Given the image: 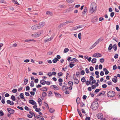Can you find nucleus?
<instances>
[{"label": "nucleus", "instance_id": "1", "mask_svg": "<svg viewBox=\"0 0 120 120\" xmlns=\"http://www.w3.org/2000/svg\"><path fill=\"white\" fill-rule=\"evenodd\" d=\"M96 6L94 3H93L91 4L90 10V13H92L96 10Z\"/></svg>", "mask_w": 120, "mask_h": 120}, {"label": "nucleus", "instance_id": "2", "mask_svg": "<svg viewBox=\"0 0 120 120\" xmlns=\"http://www.w3.org/2000/svg\"><path fill=\"white\" fill-rule=\"evenodd\" d=\"M98 107V104L97 102H94L91 104L90 108L94 110L97 109Z\"/></svg>", "mask_w": 120, "mask_h": 120}, {"label": "nucleus", "instance_id": "3", "mask_svg": "<svg viewBox=\"0 0 120 120\" xmlns=\"http://www.w3.org/2000/svg\"><path fill=\"white\" fill-rule=\"evenodd\" d=\"M115 95V92L112 90L109 91L107 94V96L109 97H112L114 96Z\"/></svg>", "mask_w": 120, "mask_h": 120}, {"label": "nucleus", "instance_id": "4", "mask_svg": "<svg viewBox=\"0 0 120 120\" xmlns=\"http://www.w3.org/2000/svg\"><path fill=\"white\" fill-rule=\"evenodd\" d=\"M42 33V32H39L38 33L35 32L32 35V37L34 38H37L40 36Z\"/></svg>", "mask_w": 120, "mask_h": 120}, {"label": "nucleus", "instance_id": "5", "mask_svg": "<svg viewBox=\"0 0 120 120\" xmlns=\"http://www.w3.org/2000/svg\"><path fill=\"white\" fill-rule=\"evenodd\" d=\"M102 55L101 54L98 53H95L92 56L94 57H99L101 56Z\"/></svg>", "mask_w": 120, "mask_h": 120}, {"label": "nucleus", "instance_id": "6", "mask_svg": "<svg viewBox=\"0 0 120 120\" xmlns=\"http://www.w3.org/2000/svg\"><path fill=\"white\" fill-rule=\"evenodd\" d=\"M7 110L8 112L10 114H13L14 112L15 111L14 110L10 108H8L7 109Z\"/></svg>", "mask_w": 120, "mask_h": 120}, {"label": "nucleus", "instance_id": "7", "mask_svg": "<svg viewBox=\"0 0 120 120\" xmlns=\"http://www.w3.org/2000/svg\"><path fill=\"white\" fill-rule=\"evenodd\" d=\"M55 34L53 36H52L50 38L46 39L44 41L46 43L47 42L49 41L52 40Z\"/></svg>", "mask_w": 120, "mask_h": 120}, {"label": "nucleus", "instance_id": "8", "mask_svg": "<svg viewBox=\"0 0 120 120\" xmlns=\"http://www.w3.org/2000/svg\"><path fill=\"white\" fill-rule=\"evenodd\" d=\"M103 40V38L102 37H101L98 39L97 41L95 42V44L96 45L98 44L101 41Z\"/></svg>", "mask_w": 120, "mask_h": 120}, {"label": "nucleus", "instance_id": "9", "mask_svg": "<svg viewBox=\"0 0 120 120\" xmlns=\"http://www.w3.org/2000/svg\"><path fill=\"white\" fill-rule=\"evenodd\" d=\"M51 88H53L54 90H58L59 89V88L56 85H52L50 86Z\"/></svg>", "mask_w": 120, "mask_h": 120}, {"label": "nucleus", "instance_id": "10", "mask_svg": "<svg viewBox=\"0 0 120 120\" xmlns=\"http://www.w3.org/2000/svg\"><path fill=\"white\" fill-rule=\"evenodd\" d=\"M29 102L32 105H35L37 104V103L35 101L33 100H29Z\"/></svg>", "mask_w": 120, "mask_h": 120}, {"label": "nucleus", "instance_id": "11", "mask_svg": "<svg viewBox=\"0 0 120 120\" xmlns=\"http://www.w3.org/2000/svg\"><path fill=\"white\" fill-rule=\"evenodd\" d=\"M31 29L32 30H36L39 29L38 25H35L31 27Z\"/></svg>", "mask_w": 120, "mask_h": 120}, {"label": "nucleus", "instance_id": "12", "mask_svg": "<svg viewBox=\"0 0 120 120\" xmlns=\"http://www.w3.org/2000/svg\"><path fill=\"white\" fill-rule=\"evenodd\" d=\"M45 22H42L40 23L38 25L39 29L45 25Z\"/></svg>", "mask_w": 120, "mask_h": 120}, {"label": "nucleus", "instance_id": "13", "mask_svg": "<svg viewBox=\"0 0 120 120\" xmlns=\"http://www.w3.org/2000/svg\"><path fill=\"white\" fill-rule=\"evenodd\" d=\"M54 93L55 95V96L57 98H60L61 97V95L60 94L58 93L54 92Z\"/></svg>", "mask_w": 120, "mask_h": 120}, {"label": "nucleus", "instance_id": "14", "mask_svg": "<svg viewBox=\"0 0 120 120\" xmlns=\"http://www.w3.org/2000/svg\"><path fill=\"white\" fill-rule=\"evenodd\" d=\"M7 103L8 104H10L11 105H14V103L13 101H11L9 100H8L7 101Z\"/></svg>", "mask_w": 120, "mask_h": 120}, {"label": "nucleus", "instance_id": "15", "mask_svg": "<svg viewBox=\"0 0 120 120\" xmlns=\"http://www.w3.org/2000/svg\"><path fill=\"white\" fill-rule=\"evenodd\" d=\"M112 81L114 83H116L117 82V77L115 76L114 78L112 79Z\"/></svg>", "mask_w": 120, "mask_h": 120}, {"label": "nucleus", "instance_id": "16", "mask_svg": "<svg viewBox=\"0 0 120 120\" xmlns=\"http://www.w3.org/2000/svg\"><path fill=\"white\" fill-rule=\"evenodd\" d=\"M46 14L49 16H52L53 15V14L51 12L47 11L46 12Z\"/></svg>", "mask_w": 120, "mask_h": 120}, {"label": "nucleus", "instance_id": "17", "mask_svg": "<svg viewBox=\"0 0 120 120\" xmlns=\"http://www.w3.org/2000/svg\"><path fill=\"white\" fill-rule=\"evenodd\" d=\"M46 81L44 79H42L41 80L40 83L42 85H44L45 84Z\"/></svg>", "mask_w": 120, "mask_h": 120}, {"label": "nucleus", "instance_id": "18", "mask_svg": "<svg viewBox=\"0 0 120 120\" xmlns=\"http://www.w3.org/2000/svg\"><path fill=\"white\" fill-rule=\"evenodd\" d=\"M69 88L67 86H65V85H64L62 86V90L63 91L65 90H67Z\"/></svg>", "mask_w": 120, "mask_h": 120}, {"label": "nucleus", "instance_id": "19", "mask_svg": "<svg viewBox=\"0 0 120 120\" xmlns=\"http://www.w3.org/2000/svg\"><path fill=\"white\" fill-rule=\"evenodd\" d=\"M71 61H72V63L78 62V60L76 59L75 58H73L72 59Z\"/></svg>", "mask_w": 120, "mask_h": 120}, {"label": "nucleus", "instance_id": "20", "mask_svg": "<svg viewBox=\"0 0 120 120\" xmlns=\"http://www.w3.org/2000/svg\"><path fill=\"white\" fill-rule=\"evenodd\" d=\"M19 96L21 99H24V94L23 93H21L19 95Z\"/></svg>", "mask_w": 120, "mask_h": 120}, {"label": "nucleus", "instance_id": "21", "mask_svg": "<svg viewBox=\"0 0 120 120\" xmlns=\"http://www.w3.org/2000/svg\"><path fill=\"white\" fill-rule=\"evenodd\" d=\"M73 20H67L65 22L66 24H69L70 23H72L73 22Z\"/></svg>", "mask_w": 120, "mask_h": 120}, {"label": "nucleus", "instance_id": "22", "mask_svg": "<svg viewBox=\"0 0 120 120\" xmlns=\"http://www.w3.org/2000/svg\"><path fill=\"white\" fill-rule=\"evenodd\" d=\"M97 117L99 119H101L103 117V116L102 114H98Z\"/></svg>", "mask_w": 120, "mask_h": 120}, {"label": "nucleus", "instance_id": "23", "mask_svg": "<svg viewBox=\"0 0 120 120\" xmlns=\"http://www.w3.org/2000/svg\"><path fill=\"white\" fill-rule=\"evenodd\" d=\"M112 48V44H110L109 45L108 49L109 50H111Z\"/></svg>", "mask_w": 120, "mask_h": 120}, {"label": "nucleus", "instance_id": "24", "mask_svg": "<svg viewBox=\"0 0 120 120\" xmlns=\"http://www.w3.org/2000/svg\"><path fill=\"white\" fill-rule=\"evenodd\" d=\"M59 60L57 59V58L55 57L52 60V61L53 63H56L57 61H59Z\"/></svg>", "mask_w": 120, "mask_h": 120}, {"label": "nucleus", "instance_id": "25", "mask_svg": "<svg viewBox=\"0 0 120 120\" xmlns=\"http://www.w3.org/2000/svg\"><path fill=\"white\" fill-rule=\"evenodd\" d=\"M74 82L75 83L77 84L79 83V80L76 79H75L74 80Z\"/></svg>", "mask_w": 120, "mask_h": 120}, {"label": "nucleus", "instance_id": "26", "mask_svg": "<svg viewBox=\"0 0 120 120\" xmlns=\"http://www.w3.org/2000/svg\"><path fill=\"white\" fill-rule=\"evenodd\" d=\"M97 59L96 58H94L92 59L91 62L92 63H94L96 62Z\"/></svg>", "mask_w": 120, "mask_h": 120}, {"label": "nucleus", "instance_id": "27", "mask_svg": "<svg viewBox=\"0 0 120 120\" xmlns=\"http://www.w3.org/2000/svg\"><path fill=\"white\" fill-rule=\"evenodd\" d=\"M87 11V8L86 7H85L82 12V14H84Z\"/></svg>", "mask_w": 120, "mask_h": 120}, {"label": "nucleus", "instance_id": "28", "mask_svg": "<svg viewBox=\"0 0 120 120\" xmlns=\"http://www.w3.org/2000/svg\"><path fill=\"white\" fill-rule=\"evenodd\" d=\"M55 110L53 108H51L50 109L49 111L50 113H53L54 112Z\"/></svg>", "mask_w": 120, "mask_h": 120}, {"label": "nucleus", "instance_id": "29", "mask_svg": "<svg viewBox=\"0 0 120 120\" xmlns=\"http://www.w3.org/2000/svg\"><path fill=\"white\" fill-rule=\"evenodd\" d=\"M42 90L44 91H47V88L46 87H44L42 88Z\"/></svg>", "mask_w": 120, "mask_h": 120}, {"label": "nucleus", "instance_id": "30", "mask_svg": "<svg viewBox=\"0 0 120 120\" xmlns=\"http://www.w3.org/2000/svg\"><path fill=\"white\" fill-rule=\"evenodd\" d=\"M94 19V20H92V22H94L97 21V19H98V18L96 16L94 17V18L93 19Z\"/></svg>", "mask_w": 120, "mask_h": 120}, {"label": "nucleus", "instance_id": "31", "mask_svg": "<svg viewBox=\"0 0 120 120\" xmlns=\"http://www.w3.org/2000/svg\"><path fill=\"white\" fill-rule=\"evenodd\" d=\"M113 49L115 51H116L117 49V46L116 44H114L113 46Z\"/></svg>", "mask_w": 120, "mask_h": 120}, {"label": "nucleus", "instance_id": "32", "mask_svg": "<svg viewBox=\"0 0 120 120\" xmlns=\"http://www.w3.org/2000/svg\"><path fill=\"white\" fill-rule=\"evenodd\" d=\"M96 45L94 43L93 45L91 46L90 48V49H91L94 47Z\"/></svg>", "mask_w": 120, "mask_h": 120}, {"label": "nucleus", "instance_id": "33", "mask_svg": "<svg viewBox=\"0 0 120 120\" xmlns=\"http://www.w3.org/2000/svg\"><path fill=\"white\" fill-rule=\"evenodd\" d=\"M28 79H24V84L26 85L28 82Z\"/></svg>", "mask_w": 120, "mask_h": 120}, {"label": "nucleus", "instance_id": "34", "mask_svg": "<svg viewBox=\"0 0 120 120\" xmlns=\"http://www.w3.org/2000/svg\"><path fill=\"white\" fill-rule=\"evenodd\" d=\"M80 98H79L78 97L76 99V102L77 104H79L80 103Z\"/></svg>", "mask_w": 120, "mask_h": 120}, {"label": "nucleus", "instance_id": "35", "mask_svg": "<svg viewBox=\"0 0 120 120\" xmlns=\"http://www.w3.org/2000/svg\"><path fill=\"white\" fill-rule=\"evenodd\" d=\"M69 51V49L68 48H66L64 49L63 52L64 53H66L68 52Z\"/></svg>", "mask_w": 120, "mask_h": 120}, {"label": "nucleus", "instance_id": "36", "mask_svg": "<svg viewBox=\"0 0 120 120\" xmlns=\"http://www.w3.org/2000/svg\"><path fill=\"white\" fill-rule=\"evenodd\" d=\"M42 95L43 97H45L47 95L46 93L45 92H43L42 93Z\"/></svg>", "mask_w": 120, "mask_h": 120}, {"label": "nucleus", "instance_id": "37", "mask_svg": "<svg viewBox=\"0 0 120 120\" xmlns=\"http://www.w3.org/2000/svg\"><path fill=\"white\" fill-rule=\"evenodd\" d=\"M11 99H12L13 101H15V98L14 95H12L11 96Z\"/></svg>", "mask_w": 120, "mask_h": 120}, {"label": "nucleus", "instance_id": "38", "mask_svg": "<svg viewBox=\"0 0 120 120\" xmlns=\"http://www.w3.org/2000/svg\"><path fill=\"white\" fill-rule=\"evenodd\" d=\"M102 92L103 93H102V92H101V93H99V94H98V96H101V95H102L104 94L105 93V92L104 91H102Z\"/></svg>", "mask_w": 120, "mask_h": 120}, {"label": "nucleus", "instance_id": "39", "mask_svg": "<svg viewBox=\"0 0 120 120\" xmlns=\"http://www.w3.org/2000/svg\"><path fill=\"white\" fill-rule=\"evenodd\" d=\"M34 83L33 81H32L31 82L30 85V86L31 87H33L34 86Z\"/></svg>", "mask_w": 120, "mask_h": 120}, {"label": "nucleus", "instance_id": "40", "mask_svg": "<svg viewBox=\"0 0 120 120\" xmlns=\"http://www.w3.org/2000/svg\"><path fill=\"white\" fill-rule=\"evenodd\" d=\"M91 82L89 80H87L86 81V84L87 85H89L90 83Z\"/></svg>", "mask_w": 120, "mask_h": 120}, {"label": "nucleus", "instance_id": "41", "mask_svg": "<svg viewBox=\"0 0 120 120\" xmlns=\"http://www.w3.org/2000/svg\"><path fill=\"white\" fill-rule=\"evenodd\" d=\"M44 105L48 109H49V107L47 104L45 102H44Z\"/></svg>", "mask_w": 120, "mask_h": 120}, {"label": "nucleus", "instance_id": "42", "mask_svg": "<svg viewBox=\"0 0 120 120\" xmlns=\"http://www.w3.org/2000/svg\"><path fill=\"white\" fill-rule=\"evenodd\" d=\"M34 117L36 118H41V116H40L38 115H35V116H34Z\"/></svg>", "mask_w": 120, "mask_h": 120}, {"label": "nucleus", "instance_id": "43", "mask_svg": "<svg viewBox=\"0 0 120 120\" xmlns=\"http://www.w3.org/2000/svg\"><path fill=\"white\" fill-rule=\"evenodd\" d=\"M81 81L83 82H85L86 81V79H85V77H83L81 79Z\"/></svg>", "mask_w": 120, "mask_h": 120}, {"label": "nucleus", "instance_id": "44", "mask_svg": "<svg viewBox=\"0 0 120 120\" xmlns=\"http://www.w3.org/2000/svg\"><path fill=\"white\" fill-rule=\"evenodd\" d=\"M75 65L74 64L70 63V64L69 66L70 68H72Z\"/></svg>", "mask_w": 120, "mask_h": 120}, {"label": "nucleus", "instance_id": "45", "mask_svg": "<svg viewBox=\"0 0 120 120\" xmlns=\"http://www.w3.org/2000/svg\"><path fill=\"white\" fill-rule=\"evenodd\" d=\"M63 74L62 72H59L58 74V75L59 76H61L63 75Z\"/></svg>", "mask_w": 120, "mask_h": 120}, {"label": "nucleus", "instance_id": "46", "mask_svg": "<svg viewBox=\"0 0 120 120\" xmlns=\"http://www.w3.org/2000/svg\"><path fill=\"white\" fill-rule=\"evenodd\" d=\"M107 87V85L106 84H103L102 86V87L103 88H106Z\"/></svg>", "mask_w": 120, "mask_h": 120}, {"label": "nucleus", "instance_id": "47", "mask_svg": "<svg viewBox=\"0 0 120 120\" xmlns=\"http://www.w3.org/2000/svg\"><path fill=\"white\" fill-rule=\"evenodd\" d=\"M68 84H69L70 85V86H72L73 84V83L72 81H69L68 82Z\"/></svg>", "mask_w": 120, "mask_h": 120}, {"label": "nucleus", "instance_id": "48", "mask_svg": "<svg viewBox=\"0 0 120 120\" xmlns=\"http://www.w3.org/2000/svg\"><path fill=\"white\" fill-rule=\"evenodd\" d=\"M40 110L41 109L40 108H36L35 109V111L37 112H38L40 111Z\"/></svg>", "mask_w": 120, "mask_h": 120}, {"label": "nucleus", "instance_id": "49", "mask_svg": "<svg viewBox=\"0 0 120 120\" xmlns=\"http://www.w3.org/2000/svg\"><path fill=\"white\" fill-rule=\"evenodd\" d=\"M17 89H14L13 90H12V92H13V93H16L17 92Z\"/></svg>", "mask_w": 120, "mask_h": 120}, {"label": "nucleus", "instance_id": "50", "mask_svg": "<svg viewBox=\"0 0 120 120\" xmlns=\"http://www.w3.org/2000/svg\"><path fill=\"white\" fill-rule=\"evenodd\" d=\"M52 94V93L51 91H49V92L48 94V96H49V97H50L51 96V94Z\"/></svg>", "mask_w": 120, "mask_h": 120}, {"label": "nucleus", "instance_id": "51", "mask_svg": "<svg viewBox=\"0 0 120 120\" xmlns=\"http://www.w3.org/2000/svg\"><path fill=\"white\" fill-rule=\"evenodd\" d=\"M104 61V59L103 58H101L100 60V62L101 63H103Z\"/></svg>", "mask_w": 120, "mask_h": 120}, {"label": "nucleus", "instance_id": "52", "mask_svg": "<svg viewBox=\"0 0 120 120\" xmlns=\"http://www.w3.org/2000/svg\"><path fill=\"white\" fill-rule=\"evenodd\" d=\"M4 115V113L3 111L2 110H0V115L2 116Z\"/></svg>", "mask_w": 120, "mask_h": 120}, {"label": "nucleus", "instance_id": "53", "mask_svg": "<svg viewBox=\"0 0 120 120\" xmlns=\"http://www.w3.org/2000/svg\"><path fill=\"white\" fill-rule=\"evenodd\" d=\"M81 74V75H83L85 74V71L84 70H82L80 72Z\"/></svg>", "mask_w": 120, "mask_h": 120}, {"label": "nucleus", "instance_id": "54", "mask_svg": "<svg viewBox=\"0 0 120 120\" xmlns=\"http://www.w3.org/2000/svg\"><path fill=\"white\" fill-rule=\"evenodd\" d=\"M85 71H86V73H87L88 74L90 72H89V70L88 68H86L85 69Z\"/></svg>", "mask_w": 120, "mask_h": 120}, {"label": "nucleus", "instance_id": "55", "mask_svg": "<svg viewBox=\"0 0 120 120\" xmlns=\"http://www.w3.org/2000/svg\"><path fill=\"white\" fill-rule=\"evenodd\" d=\"M29 113L31 114V115H32V116H35V114L33 112H32L31 111H30L29 112Z\"/></svg>", "mask_w": 120, "mask_h": 120}, {"label": "nucleus", "instance_id": "56", "mask_svg": "<svg viewBox=\"0 0 120 120\" xmlns=\"http://www.w3.org/2000/svg\"><path fill=\"white\" fill-rule=\"evenodd\" d=\"M17 108H18V109H19L20 110H23V108H22L21 107L19 106H17Z\"/></svg>", "mask_w": 120, "mask_h": 120}, {"label": "nucleus", "instance_id": "57", "mask_svg": "<svg viewBox=\"0 0 120 120\" xmlns=\"http://www.w3.org/2000/svg\"><path fill=\"white\" fill-rule=\"evenodd\" d=\"M117 68L116 65H115L113 66V69L114 70H116Z\"/></svg>", "mask_w": 120, "mask_h": 120}, {"label": "nucleus", "instance_id": "58", "mask_svg": "<svg viewBox=\"0 0 120 120\" xmlns=\"http://www.w3.org/2000/svg\"><path fill=\"white\" fill-rule=\"evenodd\" d=\"M94 68L93 67L91 66L90 67V70L91 71H92L94 70Z\"/></svg>", "mask_w": 120, "mask_h": 120}, {"label": "nucleus", "instance_id": "59", "mask_svg": "<svg viewBox=\"0 0 120 120\" xmlns=\"http://www.w3.org/2000/svg\"><path fill=\"white\" fill-rule=\"evenodd\" d=\"M107 83L109 85H111L112 84V82L110 81H109Z\"/></svg>", "mask_w": 120, "mask_h": 120}, {"label": "nucleus", "instance_id": "60", "mask_svg": "<svg viewBox=\"0 0 120 120\" xmlns=\"http://www.w3.org/2000/svg\"><path fill=\"white\" fill-rule=\"evenodd\" d=\"M23 89V87H21L19 88L18 89V91L19 92L20 91Z\"/></svg>", "mask_w": 120, "mask_h": 120}, {"label": "nucleus", "instance_id": "61", "mask_svg": "<svg viewBox=\"0 0 120 120\" xmlns=\"http://www.w3.org/2000/svg\"><path fill=\"white\" fill-rule=\"evenodd\" d=\"M52 75V73L51 72H49L48 74V75L49 76H51Z\"/></svg>", "mask_w": 120, "mask_h": 120}, {"label": "nucleus", "instance_id": "62", "mask_svg": "<svg viewBox=\"0 0 120 120\" xmlns=\"http://www.w3.org/2000/svg\"><path fill=\"white\" fill-rule=\"evenodd\" d=\"M114 15V13L113 12H112L110 13V16L113 17Z\"/></svg>", "mask_w": 120, "mask_h": 120}, {"label": "nucleus", "instance_id": "63", "mask_svg": "<svg viewBox=\"0 0 120 120\" xmlns=\"http://www.w3.org/2000/svg\"><path fill=\"white\" fill-rule=\"evenodd\" d=\"M104 75V73L103 71H101L100 73V75L101 76H103Z\"/></svg>", "mask_w": 120, "mask_h": 120}, {"label": "nucleus", "instance_id": "64", "mask_svg": "<svg viewBox=\"0 0 120 120\" xmlns=\"http://www.w3.org/2000/svg\"><path fill=\"white\" fill-rule=\"evenodd\" d=\"M29 61H30L28 59H26V60H25L24 61V62L28 63V62H29Z\"/></svg>", "mask_w": 120, "mask_h": 120}]
</instances>
